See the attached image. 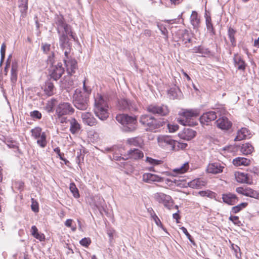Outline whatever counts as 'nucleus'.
Masks as SVG:
<instances>
[{
    "label": "nucleus",
    "mask_w": 259,
    "mask_h": 259,
    "mask_svg": "<svg viewBox=\"0 0 259 259\" xmlns=\"http://www.w3.org/2000/svg\"><path fill=\"white\" fill-rule=\"evenodd\" d=\"M57 25V32L59 35V45L64 52L65 58L63 61L68 73L72 75L77 69V65L76 61L70 58L69 56L71 44L69 42L68 35L70 36L74 40H76V37L71 31L70 26L65 23L62 20H58Z\"/></svg>",
    "instance_id": "f257e3e1"
},
{
    "label": "nucleus",
    "mask_w": 259,
    "mask_h": 259,
    "mask_svg": "<svg viewBox=\"0 0 259 259\" xmlns=\"http://www.w3.org/2000/svg\"><path fill=\"white\" fill-rule=\"evenodd\" d=\"M91 90L88 89L85 85V80H84L83 92L76 90L73 96V103L77 109L84 110L88 108L89 96Z\"/></svg>",
    "instance_id": "f03ea898"
},
{
    "label": "nucleus",
    "mask_w": 259,
    "mask_h": 259,
    "mask_svg": "<svg viewBox=\"0 0 259 259\" xmlns=\"http://www.w3.org/2000/svg\"><path fill=\"white\" fill-rule=\"evenodd\" d=\"M94 113L101 120H106L109 116V106L106 100L98 94L95 99Z\"/></svg>",
    "instance_id": "7ed1b4c3"
},
{
    "label": "nucleus",
    "mask_w": 259,
    "mask_h": 259,
    "mask_svg": "<svg viewBox=\"0 0 259 259\" xmlns=\"http://www.w3.org/2000/svg\"><path fill=\"white\" fill-rule=\"evenodd\" d=\"M140 122L146 128L147 131H153L166 123L163 119L157 120L150 115H142L140 118Z\"/></svg>",
    "instance_id": "20e7f679"
},
{
    "label": "nucleus",
    "mask_w": 259,
    "mask_h": 259,
    "mask_svg": "<svg viewBox=\"0 0 259 259\" xmlns=\"http://www.w3.org/2000/svg\"><path fill=\"white\" fill-rule=\"evenodd\" d=\"M116 120L123 125L125 132H133L136 128L137 120L136 118L126 114H118L116 117Z\"/></svg>",
    "instance_id": "39448f33"
},
{
    "label": "nucleus",
    "mask_w": 259,
    "mask_h": 259,
    "mask_svg": "<svg viewBox=\"0 0 259 259\" xmlns=\"http://www.w3.org/2000/svg\"><path fill=\"white\" fill-rule=\"evenodd\" d=\"M199 115V111L197 109H190L184 111L182 117L178 119V122L183 125H192L193 121L191 120L192 117H197Z\"/></svg>",
    "instance_id": "423d86ee"
},
{
    "label": "nucleus",
    "mask_w": 259,
    "mask_h": 259,
    "mask_svg": "<svg viewBox=\"0 0 259 259\" xmlns=\"http://www.w3.org/2000/svg\"><path fill=\"white\" fill-rule=\"evenodd\" d=\"M154 199L159 202L162 203L165 207L171 209L174 206V202L171 197L163 193L158 192L154 194Z\"/></svg>",
    "instance_id": "0eeeda50"
},
{
    "label": "nucleus",
    "mask_w": 259,
    "mask_h": 259,
    "mask_svg": "<svg viewBox=\"0 0 259 259\" xmlns=\"http://www.w3.org/2000/svg\"><path fill=\"white\" fill-rule=\"evenodd\" d=\"M157 143L159 146L168 150H176L177 142L167 136H159L157 137Z\"/></svg>",
    "instance_id": "6e6552de"
},
{
    "label": "nucleus",
    "mask_w": 259,
    "mask_h": 259,
    "mask_svg": "<svg viewBox=\"0 0 259 259\" xmlns=\"http://www.w3.org/2000/svg\"><path fill=\"white\" fill-rule=\"evenodd\" d=\"M74 112V109L71 105L68 102L60 103L56 109V114L58 117L67 115H71Z\"/></svg>",
    "instance_id": "1a4fd4ad"
},
{
    "label": "nucleus",
    "mask_w": 259,
    "mask_h": 259,
    "mask_svg": "<svg viewBox=\"0 0 259 259\" xmlns=\"http://www.w3.org/2000/svg\"><path fill=\"white\" fill-rule=\"evenodd\" d=\"M147 111L152 113L158 114L161 116H166L169 113V109L167 106L164 105H150L147 107Z\"/></svg>",
    "instance_id": "9d476101"
},
{
    "label": "nucleus",
    "mask_w": 259,
    "mask_h": 259,
    "mask_svg": "<svg viewBox=\"0 0 259 259\" xmlns=\"http://www.w3.org/2000/svg\"><path fill=\"white\" fill-rule=\"evenodd\" d=\"M236 191L243 195L254 198L255 199L259 198V194L255 191L250 188L238 187L236 189Z\"/></svg>",
    "instance_id": "9b49d317"
},
{
    "label": "nucleus",
    "mask_w": 259,
    "mask_h": 259,
    "mask_svg": "<svg viewBox=\"0 0 259 259\" xmlns=\"http://www.w3.org/2000/svg\"><path fill=\"white\" fill-rule=\"evenodd\" d=\"M142 181L147 183L162 182L164 181V178L151 173H145L142 176Z\"/></svg>",
    "instance_id": "f8f14e48"
},
{
    "label": "nucleus",
    "mask_w": 259,
    "mask_h": 259,
    "mask_svg": "<svg viewBox=\"0 0 259 259\" xmlns=\"http://www.w3.org/2000/svg\"><path fill=\"white\" fill-rule=\"evenodd\" d=\"M217 117L214 111H209L204 113L200 117V121L202 124L208 125L209 123L214 120Z\"/></svg>",
    "instance_id": "ddd939ff"
},
{
    "label": "nucleus",
    "mask_w": 259,
    "mask_h": 259,
    "mask_svg": "<svg viewBox=\"0 0 259 259\" xmlns=\"http://www.w3.org/2000/svg\"><path fill=\"white\" fill-rule=\"evenodd\" d=\"M81 117L83 122L89 126H93L97 124L96 119L90 112H83L81 113Z\"/></svg>",
    "instance_id": "4468645a"
},
{
    "label": "nucleus",
    "mask_w": 259,
    "mask_h": 259,
    "mask_svg": "<svg viewBox=\"0 0 259 259\" xmlns=\"http://www.w3.org/2000/svg\"><path fill=\"white\" fill-rule=\"evenodd\" d=\"M64 71V68L62 67L61 63H58L57 65L52 67L51 70V76L55 80L59 79Z\"/></svg>",
    "instance_id": "2eb2a0df"
},
{
    "label": "nucleus",
    "mask_w": 259,
    "mask_h": 259,
    "mask_svg": "<svg viewBox=\"0 0 259 259\" xmlns=\"http://www.w3.org/2000/svg\"><path fill=\"white\" fill-rule=\"evenodd\" d=\"M196 136V132L189 128H184L179 134V136L182 139L189 141Z\"/></svg>",
    "instance_id": "dca6fc26"
},
{
    "label": "nucleus",
    "mask_w": 259,
    "mask_h": 259,
    "mask_svg": "<svg viewBox=\"0 0 259 259\" xmlns=\"http://www.w3.org/2000/svg\"><path fill=\"white\" fill-rule=\"evenodd\" d=\"M217 126L222 130H228L232 126V122L224 116L219 118L216 121Z\"/></svg>",
    "instance_id": "f3484780"
},
{
    "label": "nucleus",
    "mask_w": 259,
    "mask_h": 259,
    "mask_svg": "<svg viewBox=\"0 0 259 259\" xmlns=\"http://www.w3.org/2000/svg\"><path fill=\"white\" fill-rule=\"evenodd\" d=\"M127 158L138 160L144 157L143 152L139 149H132L127 152Z\"/></svg>",
    "instance_id": "a211bd4d"
},
{
    "label": "nucleus",
    "mask_w": 259,
    "mask_h": 259,
    "mask_svg": "<svg viewBox=\"0 0 259 259\" xmlns=\"http://www.w3.org/2000/svg\"><path fill=\"white\" fill-rule=\"evenodd\" d=\"M224 166L219 162L211 163L208 165L207 171L211 174H218L222 172Z\"/></svg>",
    "instance_id": "6ab92c4d"
},
{
    "label": "nucleus",
    "mask_w": 259,
    "mask_h": 259,
    "mask_svg": "<svg viewBox=\"0 0 259 259\" xmlns=\"http://www.w3.org/2000/svg\"><path fill=\"white\" fill-rule=\"evenodd\" d=\"M222 199L225 203L231 205H234L238 201V198L236 195L230 193L223 194Z\"/></svg>",
    "instance_id": "aec40b11"
},
{
    "label": "nucleus",
    "mask_w": 259,
    "mask_h": 259,
    "mask_svg": "<svg viewBox=\"0 0 259 259\" xmlns=\"http://www.w3.org/2000/svg\"><path fill=\"white\" fill-rule=\"evenodd\" d=\"M184 181V180L177 179L175 178V176L169 179H166L164 178V182L165 184L169 187L172 186H186L185 184H182V182Z\"/></svg>",
    "instance_id": "412c9836"
},
{
    "label": "nucleus",
    "mask_w": 259,
    "mask_h": 259,
    "mask_svg": "<svg viewBox=\"0 0 259 259\" xmlns=\"http://www.w3.org/2000/svg\"><path fill=\"white\" fill-rule=\"evenodd\" d=\"M168 95L171 99H180L182 97L183 94L177 87H174L168 91Z\"/></svg>",
    "instance_id": "4be33fe9"
},
{
    "label": "nucleus",
    "mask_w": 259,
    "mask_h": 259,
    "mask_svg": "<svg viewBox=\"0 0 259 259\" xmlns=\"http://www.w3.org/2000/svg\"><path fill=\"white\" fill-rule=\"evenodd\" d=\"M187 185L193 189H200L206 185V182L202 179L198 178L187 183Z\"/></svg>",
    "instance_id": "5701e85b"
},
{
    "label": "nucleus",
    "mask_w": 259,
    "mask_h": 259,
    "mask_svg": "<svg viewBox=\"0 0 259 259\" xmlns=\"http://www.w3.org/2000/svg\"><path fill=\"white\" fill-rule=\"evenodd\" d=\"M250 133L246 128H242L237 132V135L235 138V141H241L250 137Z\"/></svg>",
    "instance_id": "b1692460"
},
{
    "label": "nucleus",
    "mask_w": 259,
    "mask_h": 259,
    "mask_svg": "<svg viewBox=\"0 0 259 259\" xmlns=\"http://www.w3.org/2000/svg\"><path fill=\"white\" fill-rule=\"evenodd\" d=\"M234 62L236 67L239 70H244L246 67L245 62L242 60L240 56L235 54L234 56Z\"/></svg>",
    "instance_id": "393cba45"
},
{
    "label": "nucleus",
    "mask_w": 259,
    "mask_h": 259,
    "mask_svg": "<svg viewBox=\"0 0 259 259\" xmlns=\"http://www.w3.org/2000/svg\"><path fill=\"white\" fill-rule=\"evenodd\" d=\"M189 167V163L188 162H186L180 167L173 169L172 171V175L176 177L179 175L183 174L188 170Z\"/></svg>",
    "instance_id": "a878e982"
},
{
    "label": "nucleus",
    "mask_w": 259,
    "mask_h": 259,
    "mask_svg": "<svg viewBox=\"0 0 259 259\" xmlns=\"http://www.w3.org/2000/svg\"><path fill=\"white\" fill-rule=\"evenodd\" d=\"M148 211L150 214L151 218L153 219V220L154 221V222L157 225V226H158V227H160L165 232H166V229L163 227L160 219L157 216V215L154 212V211H153L152 208H148Z\"/></svg>",
    "instance_id": "bb28decb"
},
{
    "label": "nucleus",
    "mask_w": 259,
    "mask_h": 259,
    "mask_svg": "<svg viewBox=\"0 0 259 259\" xmlns=\"http://www.w3.org/2000/svg\"><path fill=\"white\" fill-rule=\"evenodd\" d=\"M250 160L244 157H237L233 159V163L234 165L238 166L241 165L247 166L250 164Z\"/></svg>",
    "instance_id": "cd10ccee"
},
{
    "label": "nucleus",
    "mask_w": 259,
    "mask_h": 259,
    "mask_svg": "<svg viewBox=\"0 0 259 259\" xmlns=\"http://www.w3.org/2000/svg\"><path fill=\"white\" fill-rule=\"evenodd\" d=\"M18 64L16 62H13L11 70V80L15 83L17 79Z\"/></svg>",
    "instance_id": "c85d7f7f"
},
{
    "label": "nucleus",
    "mask_w": 259,
    "mask_h": 259,
    "mask_svg": "<svg viewBox=\"0 0 259 259\" xmlns=\"http://www.w3.org/2000/svg\"><path fill=\"white\" fill-rule=\"evenodd\" d=\"M235 179L236 181L240 183H248V177L246 174L237 172L235 174Z\"/></svg>",
    "instance_id": "c756f323"
},
{
    "label": "nucleus",
    "mask_w": 259,
    "mask_h": 259,
    "mask_svg": "<svg viewBox=\"0 0 259 259\" xmlns=\"http://www.w3.org/2000/svg\"><path fill=\"white\" fill-rule=\"evenodd\" d=\"M80 125L75 118H72L70 121V131L72 134H75L79 132Z\"/></svg>",
    "instance_id": "7c9ffc66"
},
{
    "label": "nucleus",
    "mask_w": 259,
    "mask_h": 259,
    "mask_svg": "<svg viewBox=\"0 0 259 259\" xmlns=\"http://www.w3.org/2000/svg\"><path fill=\"white\" fill-rule=\"evenodd\" d=\"M55 87L53 83L47 81L45 83L44 92L48 96H52L54 94Z\"/></svg>",
    "instance_id": "2f4dec72"
},
{
    "label": "nucleus",
    "mask_w": 259,
    "mask_h": 259,
    "mask_svg": "<svg viewBox=\"0 0 259 259\" xmlns=\"http://www.w3.org/2000/svg\"><path fill=\"white\" fill-rule=\"evenodd\" d=\"M190 21L191 24L193 26L194 28H197L200 23V19L198 17L197 13L193 11L192 12L191 17H190Z\"/></svg>",
    "instance_id": "473e14b6"
},
{
    "label": "nucleus",
    "mask_w": 259,
    "mask_h": 259,
    "mask_svg": "<svg viewBox=\"0 0 259 259\" xmlns=\"http://www.w3.org/2000/svg\"><path fill=\"white\" fill-rule=\"evenodd\" d=\"M18 7L22 15H25L28 9V0H18Z\"/></svg>",
    "instance_id": "72a5a7b5"
},
{
    "label": "nucleus",
    "mask_w": 259,
    "mask_h": 259,
    "mask_svg": "<svg viewBox=\"0 0 259 259\" xmlns=\"http://www.w3.org/2000/svg\"><path fill=\"white\" fill-rule=\"evenodd\" d=\"M119 108L121 110L130 109L131 106V103L127 99H121L118 102Z\"/></svg>",
    "instance_id": "f704fd0d"
},
{
    "label": "nucleus",
    "mask_w": 259,
    "mask_h": 259,
    "mask_svg": "<svg viewBox=\"0 0 259 259\" xmlns=\"http://www.w3.org/2000/svg\"><path fill=\"white\" fill-rule=\"evenodd\" d=\"M253 150V146L248 143L242 145L241 148V151L245 155L250 154Z\"/></svg>",
    "instance_id": "c9c22d12"
},
{
    "label": "nucleus",
    "mask_w": 259,
    "mask_h": 259,
    "mask_svg": "<svg viewBox=\"0 0 259 259\" xmlns=\"http://www.w3.org/2000/svg\"><path fill=\"white\" fill-rule=\"evenodd\" d=\"M127 143L131 146H140L142 144V140L140 137H134L128 139Z\"/></svg>",
    "instance_id": "e433bc0d"
},
{
    "label": "nucleus",
    "mask_w": 259,
    "mask_h": 259,
    "mask_svg": "<svg viewBox=\"0 0 259 259\" xmlns=\"http://www.w3.org/2000/svg\"><path fill=\"white\" fill-rule=\"evenodd\" d=\"M37 143L42 148L46 146L47 143L46 140V135L45 133L43 132L42 133V135L40 136L39 138H37Z\"/></svg>",
    "instance_id": "4c0bfd02"
},
{
    "label": "nucleus",
    "mask_w": 259,
    "mask_h": 259,
    "mask_svg": "<svg viewBox=\"0 0 259 259\" xmlns=\"http://www.w3.org/2000/svg\"><path fill=\"white\" fill-rule=\"evenodd\" d=\"M206 27L208 31L210 32L211 34H214V28L212 25V24L211 23V18L210 16H206Z\"/></svg>",
    "instance_id": "58836bf2"
},
{
    "label": "nucleus",
    "mask_w": 259,
    "mask_h": 259,
    "mask_svg": "<svg viewBox=\"0 0 259 259\" xmlns=\"http://www.w3.org/2000/svg\"><path fill=\"white\" fill-rule=\"evenodd\" d=\"M69 189L72 193L73 196L75 198H78L79 197L80 195L79 194V192L78 189L76 188V185L74 183H71L69 186Z\"/></svg>",
    "instance_id": "ea45409f"
},
{
    "label": "nucleus",
    "mask_w": 259,
    "mask_h": 259,
    "mask_svg": "<svg viewBox=\"0 0 259 259\" xmlns=\"http://www.w3.org/2000/svg\"><path fill=\"white\" fill-rule=\"evenodd\" d=\"M235 33L236 31L233 28L229 27L228 31V34L230 41L233 46H235L236 44V40L234 37Z\"/></svg>",
    "instance_id": "a19ab883"
},
{
    "label": "nucleus",
    "mask_w": 259,
    "mask_h": 259,
    "mask_svg": "<svg viewBox=\"0 0 259 259\" xmlns=\"http://www.w3.org/2000/svg\"><path fill=\"white\" fill-rule=\"evenodd\" d=\"M41 128L39 127H36L33 129H32L31 133L32 137L35 139L39 138L40 136L42 135Z\"/></svg>",
    "instance_id": "79ce46f5"
},
{
    "label": "nucleus",
    "mask_w": 259,
    "mask_h": 259,
    "mask_svg": "<svg viewBox=\"0 0 259 259\" xmlns=\"http://www.w3.org/2000/svg\"><path fill=\"white\" fill-rule=\"evenodd\" d=\"M247 205V203H241V204L233 206L232 208V212L234 213H236L239 212L242 208H245Z\"/></svg>",
    "instance_id": "37998d69"
},
{
    "label": "nucleus",
    "mask_w": 259,
    "mask_h": 259,
    "mask_svg": "<svg viewBox=\"0 0 259 259\" xmlns=\"http://www.w3.org/2000/svg\"><path fill=\"white\" fill-rule=\"evenodd\" d=\"M146 163L152 165H157L161 163V161L153 159L151 157H147L145 160Z\"/></svg>",
    "instance_id": "c03bdc74"
},
{
    "label": "nucleus",
    "mask_w": 259,
    "mask_h": 259,
    "mask_svg": "<svg viewBox=\"0 0 259 259\" xmlns=\"http://www.w3.org/2000/svg\"><path fill=\"white\" fill-rule=\"evenodd\" d=\"M232 248L234 250L236 257L239 258L241 257L240 249L238 246L235 244L232 245Z\"/></svg>",
    "instance_id": "a18cd8bd"
},
{
    "label": "nucleus",
    "mask_w": 259,
    "mask_h": 259,
    "mask_svg": "<svg viewBox=\"0 0 259 259\" xmlns=\"http://www.w3.org/2000/svg\"><path fill=\"white\" fill-rule=\"evenodd\" d=\"M80 244L85 247H88L91 243V240L90 238H82L80 241Z\"/></svg>",
    "instance_id": "49530a36"
},
{
    "label": "nucleus",
    "mask_w": 259,
    "mask_h": 259,
    "mask_svg": "<svg viewBox=\"0 0 259 259\" xmlns=\"http://www.w3.org/2000/svg\"><path fill=\"white\" fill-rule=\"evenodd\" d=\"M31 209L35 212H37L39 211L38 204L37 202L34 200V198H31Z\"/></svg>",
    "instance_id": "de8ad7c7"
},
{
    "label": "nucleus",
    "mask_w": 259,
    "mask_h": 259,
    "mask_svg": "<svg viewBox=\"0 0 259 259\" xmlns=\"http://www.w3.org/2000/svg\"><path fill=\"white\" fill-rule=\"evenodd\" d=\"M193 52L195 53H198L200 54H208L209 53V51L207 49H204L201 46H199L197 48H195L193 49Z\"/></svg>",
    "instance_id": "09e8293b"
},
{
    "label": "nucleus",
    "mask_w": 259,
    "mask_h": 259,
    "mask_svg": "<svg viewBox=\"0 0 259 259\" xmlns=\"http://www.w3.org/2000/svg\"><path fill=\"white\" fill-rule=\"evenodd\" d=\"M124 168L127 174L132 173L134 170V166L128 163H126L124 164Z\"/></svg>",
    "instance_id": "8fccbe9b"
},
{
    "label": "nucleus",
    "mask_w": 259,
    "mask_h": 259,
    "mask_svg": "<svg viewBox=\"0 0 259 259\" xmlns=\"http://www.w3.org/2000/svg\"><path fill=\"white\" fill-rule=\"evenodd\" d=\"M30 116L37 119H40L41 118V114L37 110H35L30 112Z\"/></svg>",
    "instance_id": "3c124183"
},
{
    "label": "nucleus",
    "mask_w": 259,
    "mask_h": 259,
    "mask_svg": "<svg viewBox=\"0 0 259 259\" xmlns=\"http://www.w3.org/2000/svg\"><path fill=\"white\" fill-rule=\"evenodd\" d=\"M180 229L183 231V232L186 235L189 241L192 242L193 244H194V241L193 240L191 236L187 231V230L184 227H182Z\"/></svg>",
    "instance_id": "603ef678"
},
{
    "label": "nucleus",
    "mask_w": 259,
    "mask_h": 259,
    "mask_svg": "<svg viewBox=\"0 0 259 259\" xmlns=\"http://www.w3.org/2000/svg\"><path fill=\"white\" fill-rule=\"evenodd\" d=\"M198 194L202 197L207 196L211 197L213 194V193L209 190L206 191H201L198 192Z\"/></svg>",
    "instance_id": "864d4df0"
},
{
    "label": "nucleus",
    "mask_w": 259,
    "mask_h": 259,
    "mask_svg": "<svg viewBox=\"0 0 259 259\" xmlns=\"http://www.w3.org/2000/svg\"><path fill=\"white\" fill-rule=\"evenodd\" d=\"M167 127L170 133L175 132L178 129V125L176 124H167Z\"/></svg>",
    "instance_id": "5fc2aeb1"
},
{
    "label": "nucleus",
    "mask_w": 259,
    "mask_h": 259,
    "mask_svg": "<svg viewBox=\"0 0 259 259\" xmlns=\"http://www.w3.org/2000/svg\"><path fill=\"white\" fill-rule=\"evenodd\" d=\"M53 107H54V102H53V101L52 100L51 101L48 102V103H47V104L46 106V109L48 112H51L53 111Z\"/></svg>",
    "instance_id": "6e6d98bb"
},
{
    "label": "nucleus",
    "mask_w": 259,
    "mask_h": 259,
    "mask_svg": "<svg viewBox=\"0 0 259 259\" xmlns=\"http://www.w3.org/2000/svg\"><path fill=\"white\" fill-rule=\"evenodd\" d=\"M229 220L231 221L234 224H239L240 223L239 218L237 216H230Z\"/></svg>",
    "instance_id": "4d7b16f0"
},
{
    "label": "nucleus",
    "mask_w": 259,
    "mask_h": 259,
    "mask_svg": "<svg viewBox=\"0 0 259 259\" xmlns=\"http://www.w3.org/2000/svg\"><path fill=\"white\" fill-rule=\"evenodd\" d=\"M157 26L159 29L160 30L161 33L165 36H167V30L166 28L162 27V26H160L157 25Z\"/></svg>",
    "instance_id": "13d9d810"
},
{
    "label": "nucleus",
    "mask_w": 259,
    "mask_h": 259,
    "mask_svg": "<svg viewBox=\"0 0 259 259\" xmlns=\"http://www.w3.org/2000/svg\"><path fill=\"white\" fill-rule=\"evenodd\" d=\"M34 237L40 241H44L45 239V235L43 234H39L38 232Z\"/></svg>",
    "instance_id": "bf43d9fd"
},
{
    "label": "nucleus",
    "mask_w": 259,
    "mask_h": 259,
    "mask_svg": "<svg viewBox=\"0 0 259 259\" xmlns=\"http://www.w3.org/2000/svg\"><path fill=\"white\" fill-rule=\"evenodd\" d=\"M51 45L48 44H42V48L45 53H47L50 49Z\"/></svg>",
    "instance_id": "052dcab7"
},
{
    "label": "nucleus",
    "mask_w": 259,
    "mask_h": 259,
    "mask_svg": "<svg viewBox=\"0 0 259 259\" xmlns=\"http://www.w3.org/2000/svg\"><path fill=\"white\" fill-rule=\"evenodd\" d=\"M31 234L34 236L38 233V230L37 228L35 226H33L31 227Z\"/></svg>",
    "instance_id": "680f3d73"
},
{
    "label": "nucleus",
    "mask_w": 259,
    "mask_h": 259,
    "mask_svg": "<svg viewBox=\"0 0 259 259\" xmlns=\"http://www.w3.org/2000/svg\"><path fill=\"white\" fill-rule=\"evenodd\" d=\"M73 222V220L67 219L65 222V225L67 227H71Z\"/></svg>",
    "instance_id": "e2e57ef3"
},
{
    "label": "nucleus",
    "mask_w": 259,
    "mask_h": 259,
    "mask_svg": "<svg viewBox=\"0 0 259 259\" xmlns=\"http://www.w3.org/2000/svg\"><path fill=\"white\" fill-rule=\"evenodd\" d=\"M6 46L4 43L2 44L1 49V54H5Z\"/></svg>",
    "instance_id": "0e129e2a"
},
{
    "label": "nucleus",
    "mask_w": 259,
    "mask_h": 259,
    "mask_svg": "<svg viewBox=\"0 0 259 259\" xmlns=\"http://www.w3.org/2000/svg\"><path fill=\"white\" fill-rule=\"evenodd\" d=\"M58 118L61 123H66V120H67L66 117H64V116H60V117H58Z\"/></svg>",
    "instance_id": "69168bd1"
},
{
    "label": "nucleus",
    "mask_w": 259,
    "mask_h": 259,
    "mask_svg": "<svg viewBox=\"0 0 259 259\" xmlns=\"http://www.w3.org/2000/svg\"><path fill=\"white\" fill-rule=\"evenodd\" d=\"M172 217H173V218L174 219H176L177 220V223H179L178 222V220L180 219V216H179V214H178V213H175L173 214L172 215Z\"/></svg>",
    "instance_id": "338daca9"
},
{
    "label": "nucleus",
    "mask_w": 259,
    "mask_h": 259,
    "mask_svg": "<svg viewBox=\"0 0 259 259\" xmlns=\"http://www.w3.org/2000/svg\"><path fill=\"white\" fill-rule=\"evenodd\" d=\"M254 46L255 47H259V37L257 39L254 40Z\"/></svg>",
    "instance_id": "774afa93"
}]
</instances>
